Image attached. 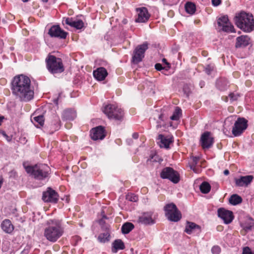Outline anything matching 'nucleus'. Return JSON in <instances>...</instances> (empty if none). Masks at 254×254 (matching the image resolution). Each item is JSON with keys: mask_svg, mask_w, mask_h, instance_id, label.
<instances>
[{"mask_svg": "<svg viewBox=\"0 0 254 254\" xmlns=\"http://www.w3.org/2000/svg\"><path fill=\"white\" fill-rule=\"evenodd\" d=\"M12 93L22 101L27 102L33 98L34 91L30 78L20 75L14 77L12 82Z\"/></svg>", "mask_w": 254, "mask_h": 254, "instance_id": "nucleus-1", "label": "nucleus"}, {"mask_svg": "<svg viewBox=\"0 0 254 254\" xmlns=\"http://www.w3.org/2000/svg\"><path fill=\"white\" fill-rule=\"evenodd\" d=\"M44 236L51 242H56L64 233L61 221L57 219H50L47 221Z\"/></svg>", "mask_w": 254, "mask_h": 254, "instance_id": "nucleus-2", "label": "nucleus"}, {"mask_svg": "<svg viewBox=\"0 0 254 254\" xmlns=\"http://www.w3.org/2000/svg\"><path fill=\"white\" fill-rule=\"evenodd\" d=\"M235 24L245 32H250L254 29V19L252 14L242 11L235 17Z\"/></svg>", "mask_w": 254, "mask_h": 254, "instance_id": "nucleus-3", "label": "nucleus"}, {"mask_svg": "<svg viewBox=\"0 0 254 254\" xmlns=\"http://www.w3.org/2000/svg\"><path fill=\"white\" fill-rule=\"evenodd\" d=\"M26 172L38 180H43L48 177L50 174V167L43 164L25 167Z\"/></svg>", "mask_w": 254, "mask_h": 254, "instance_id": "nucleus-4", "label": "nucleus"}, {"mask_svg": "<svg viewBox=\"0 0 254 254\" xmlns=\"http://www.w3.org/2000/svg\"><path fill=\"white\" fill-rule=\"evenodd\" d=\"M46 63L48 70L53 74L62 73L64 71L62 60L60 58L49 55L46 59Z\"/></svg>", "mask_w": 254, "mask_h": 254, "instance_id": "nucleus-5", "label": "nucleus"}, {"mask_svg": "<svg viewBox=\"0 0 254 254\" xmlns=\"http://www.w3.org/2000/svg\"><path fill=\"white\" fill-rule=\"evenodd\" d=\"M103 112L110 119L121 121L124 116V112L122 109L113 104L105 105L103 107Z\"/></svg>", "mask_w": 254, "mask_h": 254, "instance_id": "nucleus-6", "label": "nucleus"}, {"mask_svg": "<svg viewBox=\"0 0 254 254\" xmlns=\"http://www.w3.org/2000/svg\"><path fill=\"white\" fill-rule=\"evenodd\" d=\"M164 209L165 212V215L169 221L178 222L181 219V213L174 203H171L166 204L164 206Z\"/></svg>", "mask_w": 254, "mask_h": 254, "instance_id": "nucleus-7", "label": "nucleus"}, {"mask_svg": "<svg viewBox=\"0 0 254 254\" xmlns=\"http://www.w3.org/2000/svg\"><path fill=\"white\" fill-rule=\"evenodd\" d=\"M161 178L167 179L175 184L178 183L180 181L179 173L171 167L163 168L160 173Z\"/></svg>", "mask_w": 254, "mask_h": 254, "instance_id": "nucleus-8", "label": "nucleus"}, {"mask_svg": "<svg viewBox=\"0 0 254 254\" xmlns=\"http://www.w3.org/2000/svg\"><path fill=\"white\" fill-rule=\"evenodd\" d=\"M147 49L148 44L146 42L138 46L135 48L132 57V62L133 63L138 64L142 61L144 57V53Z\"/></svg>", "mask_w": 254, "mask_h": 254, "instance_id": "nucleus-9", "label": "nucleus"}, {"mask_svg": "<svg viewBox=\"0 0 254 254\" xmlns=\"http://www.w3.org/2000/svg\"><path fill=\"white\" fill-rule=\"evenodd\" d=\"M247 121L244 118H239L235 122L232 128V133L235 136L240 135L247 128Z\"/></svg>", "mask_w": 254, "mask_h": 254, "instance_id": "nucleus-10", "label": "nucleus"}, {"mask_svg": "<svg viewBox=\"0 0 254 254\" xmlns=\"http://www.w3.org/2000/svg\"><path fill=\"white\" fill-rule=\"evenodd\" d=\"M67 34L66 32L62 30L58 25H53L48 31V34L50 37L59 39H65Z\"/></svg>", "mask_w": 254, "mask_h": 254, "instance_id": "nucleus-11", "label": "nucleus"}, {"mask_svg": "<svg viewBox=\"0 0 254 254\" xmlns=\"http://www.w3.org/2000/svg\"><path fill=\"white\" fill-rule=\"evenodd\" d=\"M59 199L58 193L51 188H48L43 193L42 199L46 202L57 203Z\"/></svg>", "mask_w": 254, "mask_h": 254, "instance_id": "nucleus-12", "label": "nucleus"}, {"mask_svg": "<svg viewBox=\"0 0 254 254\" xmlns=\"http://www.w3.org/2000/svg\"><path fill=\"white\" fill-rule=\"evenodd\" d=\"M200 142L203 149H208L212 146L214 138L211 136L210 132L205 131L201 135Z\"/></svg>", "mask_w": 254, "mask_h": 254, "instance_id": "nucleus-13", "label": "nucleus"}, {"mask_svg": "<svg viewBox=\"0 0 254 254\" xmlns=\"http://www.w3.org/2000/svg\"><path fill=\"white\" fill-rule=\"evenodd\" d=\"M217 23L219 27H222V30L225 32H234V26L229 21L227 16H223L220 17L217 20Z\"/></svg>", "mask_w": 254, "mask_h": 254, "instance_id": "nucleus-14", "label": "nucleus"}, {"mask_svg": "<svg viewBox=\"0 0 254 254\" xmlns=\"http://www.w3.org/2000/svg\"><path fill=\"white\" fill-rule=\"evenodd\" d=\"M218 216L221 218L225 224L230 223L233 220L234 216L231 211L220 208L217 211Z\"/></svg>", "mask_w": 254, "mask_h": 254, "instance_id": "nucleus-15", "label": "nucleus"}, {"mask_svg": "<svg viewBox=\"0 0 254 254\" xmlns=\"http://www.w3.org/2000/svg\"><path fill=\"white\" fill-rule=\"evenodd\" d=\"M90 135L91 138L94 140L103 139L105 137L104 127L100 126L92 129Z\"/></svg>", "mask_w": 254, "mask_h": 254, "instance_id": "nucleus-16", "label": "nucleus"}, {"mask_svg": "<svg viewBox=\"0 0 254 254\" xmlns=\"http://www.w3.org/2000/svg\"><path fill=\"white\" fill-rule=\"evenodd\" d=\"M137 12V17L135 19L136 22H146L150 17L146 8L142 7L136 9Z\"/></svg>", "mask_w": 254, "mask_h": 254, "instance_id": "nucleus-17", "label": "nucleus"}, {"mask_svg": "<svg viewBox=\"0 0 254 254\" xmlns=\"http://www.w3.org/2000/svg\"><path fill=\"white\" fill-rule=\"evenodd\" d=\"M253 179L254 177L252 175L241 176L239 178L235 179V184L237 187H247L252 183Z\"/></svg>", "mask_w": 254, "mask_h": 254, "instance_id": "nucleus-18", "label": "nucleus"}, {"mask_svg": "<svg viewBox=\"0 0 254 254\" xmlns=\"http://www.w3.org/2000/svg\"><path fill=\"white\" fill-rule=\"evenodd\" d=\"M62 23L64 25L66 24L77 29H81L84 26V23L81 20H74L69 17H64Z\"/></svg>", "mask_w": 254, "mask_h": 254, "instance_id": "nucleus-19", "label": "nucleus"}, {"mask_svg": "<svg viewBox=\"0 0 254 254\" xmlns=\"http://www.w3.org/2000/svg\"><path fill=\"white\" fill-rule=\"evenodd\" d=\"M159 145L161 148H169L170 144L173 142L172 136H165L162 134L158 135Z\"/></svg>", "mask_w": 254, "mask_h": 254, "instance_id": "nucleus-20", "label": "nucleus"}, {"mask_svg": "<svg viewBox=\"0 0 254 254\" xmlns=\"http://www.w3.org/2000/svg\"><path fill=\"white\" fill-rule=\"evenodd\" d=\"M152 214L151 212L144 213L138 217V222L144 225L154 224L155 221L152 218Z\"/></svg>", "mask_w": 254, "mask_h": 254, "instance_id": "nucleus-21", "label": "nucleus"}, {"mask_svg": "<svg viewBox=\"0 0 254 254\" xmlns=\"http://www.w3.org/2000/svg\"><path fill=\"white\" fill-rule=\"evenodd\" d=\"M93 76L97 80H104L108 75L107 70L103 67H99L96 70H94Z\"/></svg>", "mask_w": 254, "mask_h": 254, "instance_id": "nucleus-22", "label": "nucleus"}, {"mask_svg": "<svg viewBox=\"0 0 254 254\" xmlns=\"http://www.w3.org/2000/svg\"><path fill=\"white\" fill-rule=\"evenodd\" d=\"M185 231L188 234L196 232L199 233L201 231L200 227L193 222H188Z\"/></svg>", "mask_w": 254, "mask_h": 254, "instance_id": "nucleus-23", "label": "nucleus"}, {"mask_svg": "<svg viewBox=\"0 0 254 254\" xmlns=\"http://www.w3.org/2000/svg\"><path fill=\"white\" fill-rule=\"evenodd\" d=\"M250 39L248 36H241L237 38L236 43V48L244 47L248 46L250 43Z\"/></svg>", "mask_w": 254, "mask_h": 254, "instance_id": "nucleus-24", "label": "nucleus"}, {"mask_svg": "<svg viewBox=\"0 0 254 254\" xmlns=\"http://www.w3.org/2000/svg\"><path fill=\"white\" fill-rule=\"evenodd\" d=\"M2 230L6 233H11L14 229V226L9 219L4 220L1 224Z\"/></svg>", "mask_w": 254, "mask_h": 254, "instance_id": "nucleus-25", "label": "nucleus"}, {"mask_svg": "<svg viewBox=\"0 0 254 254\" xmlns=\"http://www.w3.org/2000/svg\"><path fill=\"white\" fill-rule=\"evenodd\" d=\"M125 245L123 242L120 239L116 240L112 243V252L116 253L118 250H124L125 249Z\"/></svg>", "mask_w": 254, "mask_h": 254, "instance_id": "nucleus-26", "label": "nucleus"}, {"mask_svg": "<svg viewBox=\"0 0 254 254\" xmlns=\"http://www.w3.org/2000/svg\"><path fill=\"white\" fill-rule=\"evenodd\" d=\"M61 121L59 117L55 116L54 119L50 125V128L52 130V133L55 131L58 130L61 126Z\"/></svg>", "mask_w": 254, "mask_h": 254, "instance_id": "nucleus-27", "label": "nucleus"}, {"mask_svg": "<svg viewBox=\"0 0 254 254\" xmlns=\"http://www.w3.org/2000/svg\"><path fill=\"white\" fill-rule=\"evenodd\" d=\"M63 117L66 120H73L76 117V113L73 110H66L63 112Z\"/></svg>", "mask_w": 254, "mask_h": 254, "instance_id": "nucleus-28", "label": "nucleus"}, {"mask_svg": "<svg viewBox=\"0 0 254 254\" xmlns=\"http://www.w3.org/2000/svg\"><path fill=\"white\" fill-rule=\"evenodd\" d=\"M32 122L37 127H42L44 124V116L43 115H39L34 117Z\"/></svg>", "mask_w": 254, "mask_h": 254, "instance_id": "nucleus-29", "label": "nucleus"}, {"mask_svg": "<svg viewBox=\"0 0 254 254\" xmlns=\"http://www.w3.org/2000/svg\"><path fill=\"white\" fill-rule=\"evenodd\" d=\"M133 224L130 222H126L122 227V232L124 234L129 233L133 228Z\"/></svg>", "mask_w": 254, "mask_h": 254, "instance_id": "nucleus-30", "label": "nucleus"}, {"mask_svg": "<svg viewBox=\"0 0 254 254\" xmlns=\"http://www.w3.org/2000/svg\"><path fill=\"white\" fill-rule=\"evenodd\" d=\"M110 233L109 231H107L105 232L101 233L98 238V241L103 243H105L109 241L110 240Z\"/></svg>", "mask_w": 254, "mask_h": 254, "instance_id": "nucleus-31", "label": "nucleus"}, {"mask_svg": "<svg viewBox=\"0 0 254 254\" xmlns=\"http://www.w3.org/2000/svg\"><path fill=\"white\" fill-rule=\"evenodd\" d=\"M185 9L187 13L193 14L196 10L195 5L191 2H187L185 4Z\"/></svg>", "mask_w": 254, "mask_h": 254, "instance_id": "nucleus-32", "label": "nucleus"}, {"mask_svg": "<svg viewBox=\"0 0 254 254\" xmlns=\"http://www.w3.org/2000/svg\"><path fill=\"white\" fill-rule=\"evenodd\" d=\"M254 225V223L253 220L250 218L243 223L241 226L246 231H248L252 229Z\"/></svg>", "mask_w": 254, "mask_h": 254, "instance_id": "nucleus-33", "label": "nucleus"}, {"mask_svg": "<svg viewBox=\"0 0 254 254\" xmlns=\"http://www.w3.org/2000/svg\"><path fill=\"white\" fill-rule=\"evenodd\" d=\"M242 201V199L241 196L238 194H233L229 198V202L233 205H237Z\"/></svg>", "mask_w": 254, "mask_h": 254, "instance_id": "nucleus-34", "label": "nucleus"}, {"mask_svg": "<svg viewBox=\"0 0 254 254\" xmlns=\"http://www.w3.org/2000/svg\"><path fill=\"white\" fill-rule=\"evenodd\" d=\"M201 192L203 193H207L210 190L211 187L209 184L206 182H203L199 187Z\"/></svg>", "mask_w": 254, "mask_h": 254, "instance_id": "nucleus-35", "label": "nucleus"}, {"mask_svg": "<svg viewBox=\"0 0 254 254\" xmlns=\"http://www.w3.org/2000/svg\"><path fill=\"white\" fill-rule=\"evenodd\" d=\"M181 114L182 110L180 108L176 107L175 108L173 114L172 116H171L170 119L171 120L173 121H178L179 120Z\"/></svg>", "mask_w": 254, "mask_h": 254, "instance_id": "nucleus-36", "label": "nucleus"}, {"mask_svg": "<svg viewBox=\"0 0 254 254\" xmlns=\"http://www.w3.org/2000/svg\"><path fill=\"white\" fill-rule=\"evenodd\" d=\"M199 158L198 157H193L192 158V161L190 164V168L195 173H197L196 170V166L198 163Z\"/></svg>", "mask_w": 254, "mask_h": 254, "instance_id": "nucleus-37", "label": "nucleus"}, {"mask_svg": "<svg viewBox=\"0 0 254 254\" xmlns=\"http://www.w3.org/2000/svg\"><path fill=\"white\" fill-rule=\"evenodd\" d=\"M126 199L132 202H136L138 199L137 195L132 193H127L126 195Z\"/></svg>", "mask_w": 254, "mask_h": 254, "instance_id": "nucleus-38", "label": "nucleus"}, {"mask_svg": "<svg viewBox=\"0 0 254 254\" xmlns=\"http://www.w3.org/2000/svg\"><path fill=\"white\" fill-rule=\"evenodd\" d=\"M183 91L184 93L186 94L187 96H188L191 92L190 87L188 84L184 85L183 87Z\"/></svg>", "mask_w": 254, "mask_h": 254, "instance_id": "nucleus-39", "label": "nucleus"}, {"mask_svg": "<svg viewBox=\"0 0 254 254\" xmlns=\"http://www.w3.org/2000/svg\"><path fill=\"white\" fill-rule=\"evenodd\" d=\"M213 254H219L221 252L220 248L218 246H214L211 249Z\"/></svg>", "mask_w": 254, "mask_h": 254, "instance_id": "nucleus-40", "label": "nucleus"}, {"mask_svg": "<svg viewBox=\"0 0 254 254\" xmlns=\"http://www.w3.org/2000/svg\"><path fill=\"white\" fill-rule=\"evenodd\" d=\"M242 254H254V251H252L249 247H246L243 248Z\"/></svg>", "mask_w": 254, "mask_h": 254, "instance_id": "nucleus-41", "label": "nucleus"}, {"mask_svg": "<svg viewBox=\"0 0 254 254\" xmlns=\"http://www.w3.org/2000/svg\"><path fill=\"white\" fill-rule=\"evenodd\" d=\"M229 97L230 98L231 100L232 101H235L237 100L238 99V98L239 96L237 94H235L233 93H231L229 95Z\"/></svg>", "mask_w": 254, "mask_h": 254, "instance_id": "nucleus-42", "label": "nucleus"}, {"mask_svg": "<svg viewBox=\"0 0 254 254\" xmlns=\"http://www.w3.org/2000/svg\"><path fill=\"white\" fill-rule=\"evenodd\" d=\"M212 70L213 67H211L210 65H208L205 69V71L207 74H210Z\"/></svg>", "mask_w": 254, "mask_h": 254, "instance_id": "nucleus-43", "label": "nucleus"}, {"mask_svg": "<svg viewBox=\"0 0 254 254\" xmlns=\"http://www.w3.org/2000/svg\"><path fill=\"white\" fill-rule=\"evenodd\" d=\"M212 4L215 6H218L221 3V0H212Z\"/></svg>", "mask_w": 254, "mask_h": 254, "instance_id": "nucleus-44", "label": "nucleus"}, {"mask_svg": "<svg viewBox=\"0 0 254 254\" xmlns=\"http://www.w3.org/2000/svg\"><path fill=\"white\" fill-rule=\"evenodd\" d=\"M155 68L156 70L160 71L163 69L164 68L162 66V64L159 63L156 64L155 65Z\"/></svg>", "mask_w": 254, "mask_h": 254, "instance_id": "nucleus-45", "label": "nucleus"}, {"mask_svg": "<svg viewBox=\"0 0 254 254\" xmlns=\"http://www.w3.org/2000/svg\"><path fill=\"white\" fill-rule=\"evenodd\" d=\"M9 175L10 177L15 178L17 175V173L14 170H12L9 172Z\"/></svg>", "mask_w": 254, "mask_h": 254, "instance_id": "nucleus-46", "label": "nucleus"}, {"mask_svg": "<svg viewBox=\"0 0 254 254\" xmlns=\"http://www.w3.org/2000/svg\"><path fill=\"white\" fill-rule=\"evenodd\" d=\"M221 80H218L217 81L216 84H217V87L219 88V89L222 90L225 89V88L221 87H220V83H221Z\"/></svg>", "mask_w": 254, "mask_h": 254, "instance_id": "nucleus-47", "label": "nucleus"}, {"mask_svg": "<svg viewBox=\"0 0 254 254\" xmlns=\"http://www.w3.org/2000/svg\"><path fill=\"white\" fill-rule=\"evenodd\" d=\"M158 156L157 155H155L151 157V159H152L153 161L157 162V161H158V160H157V159H158ZM158 161H159L158 160Z\"/></svg>", "mask_w": 254, "mask_h": 254, "instance_id": "nucleus-48", "label": "nucleus"}, {"mask_svg": "<svg viewBox=\"0 0 254 254\" xmlns=\"http://www.w3.org/2000/svg\"><path fill=\"white\" fill-rule=\"evenodd\" d=\"M132 137L134 139H137L138 137V134L137 132H134L132 134Z\"/></svg>", "mask_w": 254, "mask_h": 254, "instance_id": "nucleus-49", "label": "nucleus"}, {"mask_svg": "<svg viewBox=\"0 0 254 254\" xmlns=\"http://www.w3.org/2000/svg\"><path fill=\"white\" fill-rule=\"evenodd\" d=\"M224 174L225 175H226V176H227V175H229V170H224Z\"/></svg>", "mask_w": 254, "mask_h": 254, "instance_id": "nucleus-50", "label": "nucleus"}, {"mask_svg": "<svg viewBox=\"0 0 254 254\" xmlns=\"http://www.w3.org/2000/svg\"><path fill=\"white\" fill-rule=\"evenodd\" d=\"M53 101L56 105H57L58 104V98L54 99Z\"/></svg>", "mask_w": 254, "mask_h": 254, "instance_id": "nucleus-51", "label": "nucleus"}, {"mask_svg": "<svg viewBox=\"0 0 254 254\" xmlns=\"http://www.w3.org/2000/svg\"><path fill=\"white\" fill-rule=\"evenodd\" d=\"M2 184V179L1 177H0V188L1 187V185Z\"/></svg>", "mask_w": 254, "mask_h": 254, "instance_id": "nucleus-52", "label": "nucleus"}, {"mask_svg": "<svg viewBox=\"0 0 254 254\" xmlns=\"http://www.w3.org/2000/svg\"><path fill=\"white\" fill-rule=\"evenodd\" d=\"M162 61L163 62L169 65V64L168 63H167L166 59H163Z\"/></svg>", "mask_w": 254, "mask_h": 254, "instance_id": "nucleus-53", "label": "nucleus"}, {"mask_svg": "<svg viewBox=\"0 0 254 254\" xmlns=\"http://www.w3.org/2000/svg\"><path fill=\"white\" fill-rule=\"evenodd\" d=\"M163 3V4L165 5V4H167V2L166 1V0H161Z\"/></svg>", "mask_w": 254, "mask_h": 254, "instance_id": "nucleus-54", "label": "nucleus"}, {"mask_svg": "<svg viewBox=\"0 0 254 254\" xmlns=\"http://www.w3.org/2000/svg\"><path fill=\"white\" fill-rule=\"evenodd\" d=\"M29 0H22V1L24 2H27Z\"/></svg>", "mask_w": 254, "mask_h": 254, "instance_id": "nucleus-55", "label": "nucleus"}, {"mask_svg": "<svg viewBox=\"0 0 254 254\" xmlns=\"http://www.w3.org/2000/svg\"><path fill=\"white\" fill-rule=\"evenodd\" d=\"M162 115H160L159 116V119H162Z\"/></svg>", "mask_w": 254, "mask_h": 254, "instance_id": "nucleus-56", "label": "nucleus"}, {"mask_svg": "<svg viewBox=\"0 0 254 254\" xmlns=\"http://www.w3.org/2000/svg\"><path fill=\"white\" fill-rule=\"evenodd\" d=\"M44 2H47L48 0H42Z\"/></svg>", "mask_w": 254, "mask_h": 254, "instance_id": "nucleus-57", "label": "nucleus"}, {"mask_svg": "<svg viewBox=\"0 0 254 254\" xmlns=\"http://www.w3.org/2000/svg\"><path fill=\"white\" fill-rule=\"evenodd\" d=\"M200 84H201V85H202V84L203 85V84H204V82H202V83H200Z\"/></svg>", "mask_w": 254, "mask_h": 254, "instance_id": "nucleus-58", "label": "nucleus"}, {"mask_svg": "<svg viewBox=\"0 0 254 254\" xmlns=\"http://www.w3.org/2000/svg\"><path fill=\"white\" fill-rule=\"evenodd\" d=\"M200 84H201V85H202V84L203 85V84H204V82H202V83H200Z\"/></svg>", "mask_w": 254, "mask_h": 254, "instance_id": "nucleus-59", "label": "nucleus"}, {"mask_svg": "<svg viewBox=\"0 0 254 254\" xmlns=\"http://www.w3.org/2000/svg\"><path fill=\"white\" fill-rule=\"evenodd\" d=\"M200 84H201V85H202V84L203 85V84H204V82H202V83H200Z\"/></svg>", "mask_w": 254, "mask_h": 254, "instance_id": "nucleus-60", "label": "nucleus"}]
</instances>
